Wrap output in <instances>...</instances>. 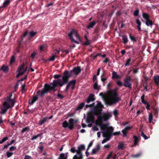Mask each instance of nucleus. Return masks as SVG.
Instances as JSON below:
<instances>
[{
  "label": "nucleus",
  "mask_w": 159,
  "mask_h": 159,
  "mask_svg": "<svg viewBox=\"0 0 159 159\" xmlns=\"http://www.w3.org/2000/svg\"><path fill=\"white\" fill-rule=\"evenodd\" d=\"M67 82V80L62 78L61 79H59L58 80H54L50 84H45L44 88L42 90L38 91L37 94L43 97L51 90H53L54 92L56 91L57 89H55V88L57 85L62 87Z\"/></svg>",
  "instance_id": "f257e3e1"
},
{
  "label": "nucleus",
  "mask_w": 159,
  "mask_h": 159,
  "mask_svg": "<svg viewBox=\"0 0 159 159\" xmlns=\"http://www.w3.org/2000/svg\"><path fill=\"white\" fill-rule=\"evenodd\" d=\"M95 123L96 125L99 126L102 130V133L103 137L105 136V134L108 132V130L111 133L113 132V128L108 126L109 125L108 123L104 124L102 123L101 119L100 116H98V119L95 120Z\"/></svg>",
  "instance_id": "f03ea898"
},
{
  "label": "nucleus",
  "mask_w": 159,
  "mask_h": 159,
  "mask_svg": "<svg viewBox=\"0 0 159 159\" xmlns=\"http://www.w3.org/2000/svg\"><path fill=\"white\" fill-rule=\"evenodd\" d=\"M121 100V98L120 97H118L117 93L112 91L107 97L106 101L108 104L111 105L116 104Z\"/></svg>",
  "instance_id": "7ed1b4c3"
},
{
  "label": "nucleus",
  "mask_w": 159,
  "mask_h": 159,
  "mask_svg": "<svg viewBox=\"0 0 159 159\" xmlns=\"http://www.w3.org/2000/svg\"><path fill=\"white\" fill-rule=\"evenodd\" d=\"M13 93V92L7 94L5 98V102L3 103L4 105L9 108L13 107L16 102L15 97L12 98Z\"/></svg>",
  "instance_id": "20e7f679"
},
{
  "label": "nucleus",
  "mask_w": 159,
  "mask_h": 159,
  "mask_svg": "<svg viewBox=\"0 0 159 159\" xmlns=\"http://www.w3.org/2000/svg\"><path fill=\"white\" fill-rule=\"evenodd\" d=\"M74 34L75 35V36L76 37L77 39L79 40L80 39V38L79 37V34H78L76 30L72 29L70 33L68 34V36L70 37V39H71V41L77 44H79V42L75 40L74 39L72 35Z\"/></svg>",
  "instance_id": "39448f33"
},
{
  "label": "nucleus",
  "mask_w": 159,
  "mask_h": 159,
  "mask_svg": "<svg viewBox=\"0 0 159 159\" xmlns=\"http://www.w3.org/2000/svg\"><path fill=\"white\" fill-rule=\"evenodd\" d=\"M74 34L75 35V36L76 37L77 39L79 40L80 39V38L79 37V34H78L76 30L72 29L70 33L68 34V36L70 37V39H71V41L77 44H79V42L75 40L74 39L72 35Z\"/></svg>",
  "instance_id": "423d86ee"
},
{
  "label": "nucleus",
  "mask_w": 159,
  "mask_h": 159,
  "mask_svg": "<svg viewBox=\"0 0 159 159\" xmlns=\"http://www.w3.org/2000/svg\"><path fill=\"white\" fill-rule=\"evenodd\" d=\"M101 113V109H96L94 111V115L96 116H101V119L102 122L103 121H107L109 118V115L107 114H104L103 115H100Z\"/></svg>",
  "instance_id": "0eeeda50"
},
{
  "label": "nucleus",
  "mask_w": 159,
  "mask_h": 159,
  "mask_svg": "<svg viewBox=\"0 0 159 159\" xmlns=\"http://www.w3.org/2000/svg\"><path fill=\"white\" fill-rule=\"evenodd\" d=\"M131 77L129 76H126L123 80V85L125 87L129 88V89H132V83L131 82Z\"/></svg>",
  "instance_id": "6e6552de"
},
{
  "label": "nucleus",
  "mask_w": 159,
  "mask_h": 159,
  "mask_svg": "<svg viewBox=\"0 0 159 159\" xmlns=\"http://www.w3.org/2000/svg\"><path fill=\"white\" fill-rule=\"evenodd\" d=\"M24 66L25 64L23 63L22 65L19 67L16 71V72L18 73V74L16 75V77L18 78L20 76L23 75L27 70V67L24 69Z\"/></svg>",
  "instance_id": "1a4fd4ad"
},
{
  "label": "nucleus",
  "mask_w": 159,
  "mask_h": 159,
  "mask_svg": "<svg viewBox=\"0 0 159 159\" xmlns=\"http://www.w3.org/2000/svg\"><path fill=\"white\" fill-rule=\"evenodd\" d=\"M76 80L75 79H74L70 81L66 85V91H68L69 87L71 86V85H72L71 89L72 90H73L75 88V85L76 84Z\"/></svg>",
  "instance_id": "9d476101"
},
{
  "label": "nucleus",
  "mask_w": 159,
  "mask_h": 159,
  "mask_svg": "<svg viewBox=\"0 0 159 159\" xmlns=\"http://www.w3.org/2000/svg\"><path fill=\"white\" fill-rule=\"evenodd\" d=\"M71 71L69 72L67 70H65L64 73L63 75L62 76V78H63L67 80V81L68 82L69 78L72 75Z\"/></svg>",
  "instance_id": "9b49d317"
},
{
  "label": "nucleus",
  "mask_w": 159,
  "mask_h": 159,
  "mask_svg": "<svg viewBox=\"0 0 159 159\" xmlns=\"http://www.w3.org/2000/svg\"><path fill=\"white\" fill-rule=\"evenodd\" d=\"M132 128V126H127L123 129L121 131L123 137H126L128 131L131 129Z\"/></svg>",
  "instance_id": "f8f14e48"
},
{
  "label": "nucleus",
  "mask_w": 159,
  "mask_h": 159,
  "mask_svg": "<svg viewBox=\"0 0 159 159\" xmlns=\"http://www.w3.org/2000/svg\"><path fill=\"white\" fill-rule=\"evenodd\" d=\"M81 71V69L80 67V66H77L76 67H74L73 69L71 70L72 73H73L75 75H77L79 74Z\"/></svg>",
  "instance_id": "ddd939ff"
},
{
  "label": "nucleus",
  "mask_w": 159,
  "mask_h": 159,
  "mask_svg": "<svg viewBox=\"0 0 159 159\" xmlns=\"http://www.w3.org/2000/svg\"><path fill=\"white\" fill-rule=\"evenodd\" d=\"M94 115H95L94 114ZM94 120V115L92 114H90L88 115L86 119V121L87 123L91 122H93Z\"/></svg>",
  "instance_id": "4468645a"
},
{
  "label": "nucleus",
  "mask_w": 159,
  "mask_h": 159,
  "mask_svg": "<svg viewBox=\"0 0 159 159\" xmlns=\"http://www.w3.org/2000/svg\"><path fill=\"white\" fill-rule=\"evenodd\" d=\"M74 120L73 119L70 118L68 120V128L72 130L74 128Z\"/></svg>",
  "instance_id": "2eb2a0df"
},
{
  "label": "nucleus",
  "mask_w": 159,
  "mask_h": 159,
  "mask_svg": "<svg viewBox=\"0 0 159 159\" xmlns=\"http://www.w3.org/2000/svg\"><path fill=\"white\" fill-rule=\"evenodd\" d=\"M100 149V147L99 144H98L96 147V148H93L91 152L92 155L95 154H96Z\"/></svg>",
  "instance_id": "dca6fc26"
},
{
  "label": "nucleus",
  "mask_w": 159,
  "mask_h": 159,
  "mask_svg": "<svg viewBox=\"0 0 159 159\" xmlns=\"http://www.w3.org/2000/svg\"><path fill=\"white\" fill-rule=\"evenodd\" d=\"M94 96V95L93 94H89L86 100L87 102L89 103L91 102H93L94 101L95 98Z\"/></svg>",
  "instance_id": "f3484780"
},
{
  "label": "nucleus",
  "mask_w": 159,
  "mask_h": 159,
  "mask_svg": "<svg viewBox=\"0 0 159 159\" xmlns=\"http://www.w3.org/2000/svg\"><path fill=\"white\" fill-rule=\"evenodd\" d=\"M2 105L3 107L1 108L0 113L2 114H6L8 109L9 108L6 105H4V103H3Z\"/></svg>",
  "instance_id": "a211bd4d"
},
{
  "label": "nucleus",
  "mask_w": 159,
  "mask_h": 159,
  "mask_svg": "<svg viewBox=\"0 0 159 159\" xmlns=\"http://www.w3.org/2000/svg\"><path fill=\"white\" fill-rule=\"evenodd\" d=\"M112 79H120L121 77L119 75L117 74L116 72L113 71L112 74Z\"/></svg>",
  "instance_id": "6ab92c4d"
},
{
  "label": "nucleus",
  "mask_w": 159,
  "mask_h": 159,
  "mask_svg": "<svg viewBox=\"0 0 159 159\" xmlns=\"http://www.w3.org/2000/svg\"><path fill=\"white\" fill-rule=\"evenodd\" d=\"M68 153L66 152L65 153H61L59 156L58 159H67Z\"/></svg>",
  "instance_id": "aec40b11"
},
{
  "label": "nucleus",
  "mask_w": 159,
  "mask_h": 159,
  "mask_svg": "<svg viewBox=\"0 0 159 159\" xmlns=\"http://www.w3.org/2000/svg\"><path fill=\"white\" fill-rule=\"evenodd\" d=\"M11 0H5L2 6L0 7V8L2 7H5L8 6L10 4Z\"/></svg>",
  "instance_id": "412c9836"
},
{
  "label": "nucleus",
  "mask_w": 159,
  "mask_h": 159,
  "mask_svg": "<svg viewBox=\"0 0 159 159\" xmlns=\"http://www.w3.org/2000/svg\"><path fill=\"white\" fill-rule=\"evenodd\" d=\"M0 70H3L5 73H7L9 70V68L7 66L3 65L0 69Z\"/></svg>",
  "instance_id": "4be33fe9"
},
{
  "label": "nucleus",
  "mask_w": 159,
  "mask_h": 159,
  "mask_svg": "<svg viewBox=\"0 0 159 159\" xmlns=\"http://www.w3.org/2000/svg\"><path fill=\"white\" fill-rule=\"evenodd\" d=\"M135 22L137 25V27L139 31H141V21L139 19H137L136 20Z\"/></svg>",
  "instance_id": "5701e85b"
},
{
  "label": "nucleus",
  "mask_w": 159,
  "mask_h": 159,
  "mask_svg": "<svg viewBox=\"0 0 159 159\" xmlns=\"http://www.w3.org/2000/svg\"><path fill=\"white\" fill-rule=\"evenodd\" d=\"M108 131V132L105 134V136L103 137H106L105 139L107 141L109 140L110 139L112 135L111 134L113 133V132L111 133L110 132L109 130Z\"/></svg>",
  "instance_id": "b1692460"
},
{
  "label": "nucleus",
  "mask_w": 159,
  "mask_h": 159,
  "mask_svg": "<svg viewBox=\"0 0 159 159\" xmlns=\"http://www.w3.org/2000/svg\"><path fill=\"white\" fill-rule=\"evenodd\" d=\"M85 105V103L84 102H82L81 103L79 104L78 107L76 108L75 110V111H78L79 110H81L82 109L83 107Z\"/></svg>",
  "instance_id": "393cba45"
},
{
  "label": "nucleus",
  "mask_w": 159,
  "mask_h": 159,
  "mask_svg": "<svg viewBox=\"0 0 159 159\" xmlns=\"http://www.w3.org/2000/svg\"><path fill=\"white\" fill-rule=\"evenodd\" d=\"M96 22L95 21H93L89 23V25L87 26L88 29L92 28L95 25Z\"/></svg>",
  "instance_id": "a878e982"
},
{
  "label": "nucleus",
  "mask_w": 159,
  "mask_h": 159,
  "mask_svg": "<svg viewBox=\"0 0 159 159\" xmlns=\"http://www.w3.org/2000/svg\"><path fill=\"white\" fill-rule=\"evenodd\" d=\"M82 154H77L75 155L73 157V159H83Z\"/></svg>",
  "instance_id": "bb28decb"
},
{
  "label": "nucleus",
  "mask_w": 159,
  "mask_h": 159,
  "mask_svg": "<svg viewBox=\"0 0 159 159\" xmlns=\"http://www.w3.org/2000/svg\"><path fill=\"white\" fill-rule=\"evenodd\" d=\"M145 24L148 26L152 27V25H153V23L152 20L150 19L145 21Z\"/></svg>",
  "instance_id": "cd10ccee"
},
{
  "label": "nucleus",
  "mask_w": 159,
  "mask_h": 159,
  "mask_svg": "<svg viewBox=\"0 0 159 159\" xmlns=\"http://www.w3.org/2000/svg\"><path fill=\"white\" fill-rule=\"evenodd\" d=\"M38 99V97L37 96H34L33 97L31 100L29 101V103L30 105L33 104Z\"/></svg>",
  "instance_id": "c85d7f7f"
},
{
  "label": "nucleus",
  "mask_w": 159,
  "mask_h": 159,
  "mask_svg": "<svg viewBox=\"0 0 159 159\" xmlns=\"http://www.w3.org/2000/svg\"><path fill=\"white\" fill-rule=\"evenodd\" d=\"M133 138L134 139V146H135L137 145L138 143L139 140V137H137L135 135H134L133 136Z\"/></svg>",
  "instance_id": "c756f323"
},
{
  "label": "nucleus",
  "mask_w": 159,
  "mask_h": 159,
  "mask_svg": "<svg viewBox=\"0 0 159 159\" xmlns=\"http://www.w3.org/2000/svg\"><path fill=\"white\" fill-rule=\"evenodd\" d=\"M142 16L143 18L145 20V21L149 19L150 18L149 15L145 12L142 13Z\"/></svg>",
  "instance_id": "7c9ffc66"
},
{
  "label": "nucleus",
  "mask_w": 159,
  "mask_h": 159,
  "mask_svg": "<svg viewBox=\"0 0 159 159\" xmlns=\"http://www.w3.org/2000/svg\"><path fill=\"white\" fill-rule=\"evenodd\" d=\"M121 36L122 38L123 43L124 44L127 43L128 42L127 36L125 35H122Z\"/></svg>",
  "instance_id": "2f4dec72"
},
{
  "label": "nucleus",
  "mask_w": 159,
  "mask_h": 159,
  "mask_svg": "<svg viewBox=\"0 0 159 159\" xmlns=\"http://www.w3.org/2000/svg\"><path fill=\"white\" fill-rule=\"evenodd\" d=\"M47 119V118L46 117L42 120H40L39 123V125H42L46 122Z\"/></svg>",
  "instance_id": "473e14b6"
},
{
  "label": "nucleus",
  "mask_w": 159,
  "mask_h": 159,
  "mask_svg": "<svg viewBox=\"0 0 159 159\" xmlns=\"http://www.w3.org/2000/svg\"><path fill=\"white\" fill-rule=\"evenodd\" d=\"M42 135V133H40L36 135L33 136L30 139V140H33L37 139L39 137H41Z\"/></svg>",
  "instance_id": "72a5a7b5"
},
{
  "label": "nucleus",
  "mask_w": 159,
  "mask_h": 159,
  "mask_svg": "<svg viewBox=\"0 0 159 159\" xmlns=\"http://www.w3.org/2000/svg\"><path fill=\"white\" fill-rule=\"evenodd\" d=\"M131 58H129L127 59L125 64V66H128L129 65H131L132 64L130 63L131 61Z\"/></svg>",
  "instance_id": "f704fd0d"
},
{
  "label": "nucleus",
  "mask_w": 159,
  "mask_h": 159,
  "mask_svg": "<svg viewBox=\"0 0 159 159\" xmlns=\"http://www.w3.org/2000/svg\"><path fill=\"white\" fill-rule=\"evenodd\" d=\"M153 79L156 84H158L159 83V75L154 76Z\"/></svg>",
  "instance_id": "c9c22d12"
},
{
  "label": "nucleus",
  "mask_w": 159,
  "mask_h": 159,
  "mask_svg": "<svg viewBox=\"0 0 159 159\" xmlns=\"http://www.w3.org/2000/svg\"><path fill=\"white\" fill-rule=\"evenodd\" d=\"M62 127L64 128L68 127V124L67 121L66 120H65L62 124Z\"/></svg>",
  "instance_id": "e433bc0d"
},
{
  "label": "nucleus",
  "mask_w": 159,
  "mask_h": 159,
  "mask_svg": "<svg viewBox=\"0 0 159 159\" xmlns=\"http://www.w3.org/2000/svg\"><path fill=\"white\" fill-rule=\"evenodd\" d=\"M139 10L137 9L135 10L133 13V15L135 16H139Z\"/></svg>",
  "instance_id": "4c0bfd02"
},
{
  "label": "nucleus",
  "mask_w": 159,
  "mask_h": 159,
  "mask_svg": "<svg viewBox=\"0 0 159 159\" xmlns=\"http://www.w3.org/2000/svg\"><path fill=\"white\" fill-rule=\"evenodd\" d=\"M129 36L131 40L134 42H136L137 40L135 37L134 36H132L131 34H129Z\"/></svg>",
  "instance_id": "58836bf2"
},
{
  "label": "nucleus",
  "mask_w": 159,
  "mask_h": 159,
  "mask_svg": "<svg viewBox=\"0 0 159 159\" xmlns=\"http://www.w3.org/2000/svg\"><path fill=\"white\" fill-rule=\"evenodd\" d=\"M124 147V144L123 143H120L118 145V148L119 149H122Z\"/></svg>",
  "instance_id": "ea45409f"
},
{
  "label": "nucleus",
  "mask_w": 159,
  "mask_h": 159,
  "mask_svg": "<svg viewBox=\"0 0 159 159\" xmlns=\"http://www.w3.org/2000/svg\"><path fill=\"white\" fill-rule=\"evenodd\" d=\"M93 88L95 90H98V81H97L93 84Z\"/></svg>",
  "instance_id": "a19ab883"
},
{
  "label": "nucleus",
  "mask_w": 159,
  "mask_h": 159,
  "mask_svg": "<svg viewBox=\"0 0 159 159\" xmlns=\"http://www.w3.org/2000/svg\"><path fill=\"white\" fill-rule=\"evenodd\" d=\"M153 119L152 115V113H150L149 114L148 120L150 123L152 122Z\"/></svg>",
  "instance_id": "79ce46f5"
},
{
  "label": "nucleus",
  "mask_w": 159,
  "mask_h": 159,
  "mask_svg": "<svg viewBox=\"0 0 159 159\" xmlns=\"http://www.w3.org/2000/svg\"><path fill=\"white\" fill-rule=\"evenodd\" d=\"M78 148H79L80 150L82 152V151L85 149V147L84 145L81 144L78 147Z\"/></svg>",
  "instance_id": "37998d69"
},
{
  "label": "nucleus",
  "mask_w": 159,
  "mask_h": 159,
  "mask_svg": "<svg viewBox=\"0 0 159 159\" xmlns=\"http://www.w3.org/2000/svg\"><path fill=\"white\" fill-rule=\"evenodd\" d=\"M8 138L6 136L4 137L1 140H0V144L8 140Z\"/></svg>",
  "instance_id": "c03bdc74"
},
{
  "label": "nucleus",
  "mask_w": 159,
  "mask_h": 159,
  "mask_svg": "<svg viewBox=\"0 0 159 159\" xmlns=\"http://www.w3.org/2000/svg\"><path fill=\"white\" fill-rule=\"evenodd\" d=\"M144 98V94H143L142 95L141 97V100L143 103L144 104H145V103H146V102H147L145 101Z\"/></svg>",
  "instance_id": "a18cd8bd"
},
{
  "label": "nucleus",
  "mask_w": 159,
  "mask_h": 159,
  "mask_svg": "<svg viewBox=\"0 0 159 159\" xmlns=\"http://www.w3.org/2000/svg\"><path fill=\"white\" fill-rule=\"evenodd\" d=\"M29 128L28 127H26L23 129L21 131V132L22 133H23L25 132L29 131Z\"/></svg>",
  "instance_id": "49530a36"
},
{
  "label": "nucleus",
  "mask_w": 159,
  "mask_h": 159,
  "mask_svg": "<svg viewBox=\"0 0 159 159\" xmlns=\"http://www.w3.org/2000/svg\"><path fill=\"white\" fill-rule=\"evenodd\" d=\"M13 154L12 152H10L7 151L6 152V155L7 158H9Z\"/></svg>",
  "instance_id": "de8ad7c7"
},
{
  "label": "nucleus",
  "mask_w": 159,
  "mask_h": 159,
  "mask_svg": "<svg viewBox=\"0 0 159 159\" xmlns=\"http://www.w3.org/2000/svg\"><path fill=\"white\" fill-rule=\"evenodd\" d=\"M15 57L14 55H12L10 61V64H11L13 62L15 61Z\"/></svg>",
  "instance_id": "09e8293b"
},
{
  "label": "nucleus",
  "mask_w": 159,
  "mask_h": 159,
  "mask_svg": "<svg viewBox=\"0 0 159 159\" xmlns=\"http://www.w3.org/2000/svg\"><path fill=\"white\" fill-rule=\"evenodd\" d=\"M141 135L143 137L145 140H146L148 139V137L144 134V132L143 131H142L141 133Z\"/></svg>",
  "instance_id": "8fccbe9b"
},
{
  "label": "nucleus",
  "mask_w": 159,
  "mask_h": 159,
  "mask_svg": "<svg viewBox=\"0 0 159 159\" xmlns=\"http://www.w3.org/2000/svg\"><path fill=\"white\" fill-rule=\"evenodd\" d=\"M37 33L36 32H34L33 31H32L30 32V34L31 37H33Z\"/></svg>",
  "instance_id": "3c124183"
},
{
  "label": "nucleus",
  "mask_w": 159,
  "mask_h": 159,
  "mask_svg": "<svg viewBox=\"0 0 159 159\" xmlns=\"http://www.w3.org/2000/svg\"><path fill=\"white\" fill-rule=\"evenodd\" d=\"M56 56L55 55H53L49 59V61H53L54 60L55 58L56 57Z\"/></svg>",
  "instance_id": "603ef678"
},
{
  "label": "nucleus",
  "mask_w": 159,
  "mask_h": 159,
  "mask_svg": "<svg viewBox=\"0 0 159 159\" xmlns=\"http://www.w3.org/2000/svg\"><path fill=\"white\" fill-rule=\"evenodd\" d=\"M120 134V131L114 132L112 133L111 134L114 136L119 135Z\"/></svg>",
  "instance_id": "864d4df0"
},
{
  "label": "nucleus",
  "mask_w": 159,
  "mask_h": 159,
  "mask_svg": "<svg viewBox=\"0 0 159 159\" xmlns=\"http://www.w3.org/2000/svg\"><path fill=\"white\" fill-rule=\"evenodd\" d=\"M57 96L58 98H60V99H62L64 98V96L63 95L60 93H58L57 94Z\"/></svg>",
  "instance_id": "5fc2aeb1"
},
{
  "label": "nucleus",
  "mask_w": 159,
  "mask_h": 159,
  "mask_svg": "<svg viewBox=\"0 0 159 159\" xmlns=\"http://www.w3.org/2000/svg\"><path fill=\"white\" fill-rule=\"evenodd\" d=\"M116 83L117 84L118 86H120V87L122 85H123L122 82L120 80H117L116 82Z\"/></svg>",
  "instance_id": "6e6d98bb"
},
{
  "label": "nucleus",
  "mask_w": 159,
  "mask_h": 159,
  "mask_svg": "<svg viewBox=\"0 0 159 159\" xmlns=\"http://www.w3.org/2000/svg\"><path fill=\"white\" fill-rule=\"evenodd\" d=\"M38 148L39 149V152H42L43 151L44 148L43 146L41 145L40 146H39Z\"/></svg>",
  "instance_id": "4d7b16f0"
},
{
  "label": "nucleus",
  "mask_w": 159,
  "mask_h": 159,
  "mask_svg": "<svg viewBox=\"0 0 159 159\" xmlns=\"http://www.w3.org/2000/svg\"><path fill=\"white\" fill-rule=\"evenodd\" d=\"M107 77H102V76H101V80L103 82V84H104L105 82V81L107 80Z\"/></svg>",
  "instance_id": "13d9d810"
},
{
  "label": "nucleus",
  "mask_w": 159,
  "mask_h": 159,
  "mask_svg": "<svg viewBox=\"0 0 159 159\" xmlns=\"http://www.w3.org/2000/svg\"><path fill=\"white\" fill-rule=\"evenodd\" d=\"M93 143V142L92 141H91L89 143V145L88 146L87 148L86 149V150H89L90 148L92 146Z\"/></svg>",
  "instance_id": "bf43d9fd"
},
{
  "label": "nucleus",
  "mask_w": 159,
  "mask_h": 159,
  "mask_svg": "<svg viewBox=\"0 0 159 159\" xmlns=\"http://www.w3.org/2000/svg\"><path fill=\"white\" fill-rule=\"evenodd\" d=\"M113 114L115 116H116L118 115V111L117 109H115L113 111Z\"/></svg>",
  "instance_id": "052dcab7"
},
{
  "label": "nucleus",
  "mask_w": 159,
  "mask_h": 159,
  "mask_svg": "<svg viewBox=\"0 0 159 159\" xmlns=\"http://www.w3.org/2000/svg\"><path fill=\"white\" fill-rule=\"evenodd\" d=\"M36 55V53L35 52H33L31 55V57L32 59H34L35 58V56Z\"/></svg>",
  "instance_id": "680f3d73"
},
{
  "label": "nucleus",
  "mask_w": 159,
  "mask_h": 159,
  "mask_svg": "<svg viewBox=\"0 0 159 159\" xmlns=\"http://www.w3.org/2000/svg\"><path fill=\"white\" fill-rule=\"evenodd\" d=\"M83 44L84 45H89L90 44V41L89 39L86 40V41Z\"/></svg>",
  "instance_id": "e2e57ef3"
},
{
  "label": "nucleus",
  "mask_w": 159,
  "mask_h": 159,
  "mask_svg": "<svg viewBox=\"0 0 159 159\" xmlns=\"http://www.w3.org/2000/svg\"><path fill=\"white\" fill-rule=\"evenodd\" d=\"M74 115V113H68L67 114V118L69 117H73Z\"/></svg>",
  "instance_id": "0e129e2a"
},
{
  "label": "nucleus",
  "mask_w": 159,
  "mask_h": 159,
  "mask_svg": "<svg viewBox=\"0 0 159 159\" xmlns=\"http://www.w3.org/2000/svg\"><path fill=\"white\" fill-rule=\"evenodd\" d=\"M16 149V147L13 146L9 148L10 151H13Z\"/></svg>",
  "instance_id": "69168bd1"
},
{
  "label": "nucleus",
  "mask_w": 159,
  "mask_h": 159,
  "mask_svg": "<svg viewBox=\"0 0 159 159\" xmlns=\"http://www.w3.org/2000/svg\"><path fill=\"white\" fill-rule=\"evenodd\" d=\"M71 152L73 153H74L76 152V149L74 147H71L70 150Z\"/></svg>",
  "instance_id": "338daca9"
},
{
  "label": "nucleus",
  "mask_w": 159,
  "mask_h": 159,
  "mask_svg": "<svg viewBox=\"0 0 159 159\" xmlns=\"http://www.w3.org/2000/svg\"><path fill=\"white\" fill-rule=\"evenodd\" d=\"M112 154V152H110L109 154L107 155L106 159H110V157L111 156V155Z\"/></svg>",
  "instance_id": "774afa93"
}]
</instances>
